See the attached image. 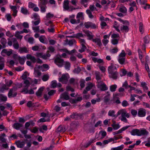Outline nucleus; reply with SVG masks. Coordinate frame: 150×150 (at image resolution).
I'll list each match as a JSON object with an SVG mask.
<instances>
[{
	"label": "nucleus",
	"instance_id": "obj_1",
	"mask_svg": "<svg viewBox=\"0 0 150 150\" xmlns=\"http://www.w3.org/2000/svg\"><path fill=\"white\" fill-rule=\"evenodd\" d=\"M109 77L114 80H116L119 77L118 73L117 71V68L115 66L111 64L108 68Z\"/></svg>",
	"mask_w": 150,
	"mask_h": 150
},
{
	"label": "nucleus",
	"instance_id": "obj_2",
	"mask_svg": "<svg viewBox=\"0 0 150 150\" xmlns=\"http://www.w3.org/2000/svg\"><path fill=\"white\" fill-rule=\"evenodd\" d=\"M47 3V0H40L38 6L40 8L41 12L45 13L46 12V9L47 8L46 4Z\"/></svg>",
	"mask_w": 150,
	"mask_h": 150
},
{
	"label": "nucleus",
	"instance_id": "obj_3",
	"mask_svg": "<svg viewBox=\"0 0 150 150\" xmlns=\"http://www.w3.org/2000/svg\"><path fill=\"white\" fill-rule=\"evenodd\" d=\"M54 62L59 67H62L64 63V60L62 59L61 56H57L54 59Z\"/></svg>",
	"mask_w": 150,
	"mask_h": 150
},
{
	"label": "nucleus",
	"instance_id": "obj_4",
	"mask_svg": "<svg viewBox=\"0 0 150 150\" xmlns=\"http://www.w3.org/2000/svg\"><path fill=\"white\" fill-rule=\"evenodd\" d=\"M63 8L65 10L71 11L73 10L76 9L75 8H73L72 6H69V1L67 0H65L64 1L63 4Z\"/></svg>",
	"mask_w": 150,
	"mask_h": 150
},
{
	"label": "nucleus",
	"instance_id": "obj_5",
	"mask_svg": "<svg viewBox=\"0 0 150 150\" xmlns=\"http://www.w3.org/2000/svg\"><path fill=\"white\" fill-rule=\"evenodd\" d=\"M96 86L101 91L107 90L108 89L106 85L101 81L98 82V84L96 85Z\"/></svg>",
	"mask_w": 150,
	"mask_h": 150
},
{
	"label": "nucleus",
	"instance_id": "obj_6",
	"mask_svg": "<svg viewBox=\"0 0 150 150\" xmlns=\"http://www.w3.org/2000/svg\"><path fill=\"white\" fill-rule=\"evenodd\" d=\"M17 89V88L16 87H13L10 90L8 94V96L9 98L14 97L16 96L17 93L14 91H16Z\"/></svg>",
	"mask_w": 150,
	"mask_h": 150
},
{
	"label": "nucleus",
	"instance_id": "obj_7",
	"mask_svg": "<svg viewBox=\"0 0 150 150\" xmlns=\"http://www.w3.org/2000/svg\"><path fill=\"white\" fill-rule=\"evenodd\" d=\"M121 115V117H126L127 118H129L130 116V114L129 113H127L125 109H122L118 111L117 112V115Z\"/></svg>",
	"mask_w": 150,
	"mask_h": 150
},
{
	"label": "nucleus",
	"instance_id": "obj_8",
	"mask_svg": "<svg viewBox=\"0 0 150 150\" xmlns=\"http://www.w3.org/2000/svg\"><path fill=\"white\" fill-rule=\"evenodd\" d=\"M84 25L85 28L87 29H88L90 28L92 29H96L97 28V26L96 25L91 22H88L85 23Z\"/></svg>",
	"mask_w": 150,
	"mask_h": 150
},
{
	"label": "nucleus",
	"instance_id": "obj_9",
	"mask_svg": "<svg viewBox=\"0 0 150 150\" xmlns=\"http://www.w3.org/2000/svg\"><path fill=\"white\" fill-rule=\"evenodd\" d=\"M146 110L143 108H140L138 110L137 115L140 117H143L145 116L146 115Z\"/></svg>",
	"mask_w": 150,
	"mask_h": 150
},
{
	"label": "nucleus",
	"instance_id": "obj_10",
	"mask_svg": "<svg viewBox=\"0 0 150 150\" xmlns=\"http://www.w3.org/2000/svg\"><path fill=\"white\" fill-rule=\"evenodd\" d=\"M60 98L63 100H68L69 99V97L68 92H65L63 93L60 96Z\"/></svg>",
	"mask_w": 150,
	"mask_h": 150
},
{
	"label": "nucleus",
	"instance_id": "obj_11",
	"mask_svg": "<svg viewBox=\"0 0 150 150\" xmlns=\"http://www.w3.org/2000/svg\"><path fill=\"white\" fill-rule=\"evenodd\" d=\"M81 116V115L80 113H78L77 112H73L70 115V117L72 119L77 120L80 118Z\"/></svg>",
	"mask_w": 150,
	"mask_h": 150
},
{
	"label": "nucleus",
	"instance_id": "obj_12",
	"mask_svg": "<svg viewBox=\"0 0 150 150\" xmlns=\"http://www.w3.org/2000/svg\"><path fill=\"white\" fill-rule=\"evenodd\" d=\"M68 79L67 76L65 74H63L62 75L61 77L59 79V82L64 83L66 82L67 81Z\"/></svg>",
	"mask_w": 150,
	"mask_h": 150
},
{
	"label": "nucleus",
	"instance_id": "obj_13",
	"mask_svg": "<svg viewBox=\"0 0 150 150\" xmlns=\"http://www.w3.org/2000/svg\"><path fill=\"white\" fill-rule=\"evenodd\" d=\"M86 35L88 37V39L91 40L93 39V35L92 33L88 30L84 31Z\"/></svg>",
	"mask_w": 150,
	"mask_h": 150
},
{
	"label": "nucleus",
	"instance_id": "obj_14",
	"mask_svg": "<svg viewBox=\"0 0 150 150\" xmlns=\"http://www.w3.org/2000/svg\"><path fill=\"white\" fill-rule=\"evenodd\" d=\"M20 53H27L29 52L28 49L25 47H20L18 50Z\"/></svg>",
	"mask_w": 150,
	"mask_h": 150
},
{
	"label": "nucleus",
	"instance_id": "obj_15",
	"mask_svg": "<svg viewBox=\"0 0 150 150\" xmlns=\"http://www.w3.org/2000/svg\"><path fill=\"white\" fill-rule=\"evenodd\" d=\"M139 136H145L147 135L149 132L145 129H139Z\"/></svg>",
	"mask_w": 150,
	"mask_h": 150
},
{
	"label": "nucleus",
	"instance_id": "obj_16",
	"mask_svg": "<svg viewBox=\"0 0 150 150\" xmlns=\"http://www.w3.org/2000/svg\"><path fill=\"white\" fill-rule=\"evenodd\" d=\"M22 92H24V93L25 94L29 93L31 94L34 93V91L33 89H31L28 91V88H23L22 91Z\"/></svg>",
	"mask_w": 150,
	"mask_h": 150
},
{
	"label": "nucleus",
	"instance_id": "obj_17",
	"mask_svg": "<svg viewBox=\"0 0 150 150\" xmlns=\"http://www.w3.org/2000/svg\"><path fill=\"white\" fill-rule=\"evenodd\" d=\"M26 58L30 60L32 62L34 63L36 62V59L34 56H32L30 54H28L26 55Z\"/></svg>",
	"mask_w": 150,
	"mask_h": 150
},
{
	"label": "nucleus",
	"instance_id": "obj_18",
	"mask_svg": "<svg viewBox=\"0 0 150 150\" xmlns=\"http://www.w3.org/2000/svg\"><path fill=\"white\" fill-rule=\"evenodd\" d=\"M139 129H134L130 132L131 134L132 135L139 136Z\"/></svg>",
	"mask_w": 150,
	"mask_h": 150
},
{
	"label": "nucleus",
	"instance_id": "obj_19",
	"mask_svg": "<svg viewBox=\"0 0 150 150\" xmlns=\"http://www.w3.org/2000/svg\"><path fill=\"white\" fill-rule=\"evenodd\" d=\"M129 29L127 25H123L121 27L120 30L124 33H126L129 31Z\"/></svg>",
	"mask_w": 150,
	"mask_h": 150
},
{
	"label": "nucleus",
	"instance_id": "obj_20",
	"mask_svg": "<svg viewBox=\"0 0 150 150\" xmlns=\"http://www.w3.org/2000/svg\"><path fill=\"white\" fill-rule=\"evenodd\" d=\"M23 125L21 123H16L13 124V127L19 130L20 128L22 127Z\"/></svg>",
	"mask_w": 150,
	"mask_h": 150
},
{
	"label": "nucleus",
	"instance_id": "obj_21",
	"mask_svg": "<svg viewBox=\"0 0 150 150\" xmlns=\"http://www.w3.org/2000/svg\"><path fill=\"white\" fill-rule=\"evenodd\" d=\"M16 144L18 147L19 148H22L24 146L25 143L23 141H18L16 142Z\"/></svg>",
	"mask_w": 150,
	"mask_h": 150
},
{
	"label": "nucleus",
	"instance_id": "obj_22",
	"mask_svg": "<svg viewBox=\"0 0 150 150\" xmlns=\"http://www.w3.org/2000/svg\"><path fill=\"white\" fill-rule=\"evenodd\" d=\"M93 42L97 43V45L100 47L102 46V44L101 40L99 39L96 38L95 39H93Z\"/></svg>",
	"mask_w": 150,
	"mask_h": 150
},
{
	"label": "nucleus",
	"instance_id": "obj_23",
	"mask_svg": "<svg viewBox=\"0 0 150 150\" xmlns=\"http://www.w3.org/2000/svg\"><path fill=\"white\" fill-rule=\"evenodd\" d=\"M44 87H40L38 90V91L36 92V94L38 96L40 97L41 96L42 93L43 91Z\"/></svg>",
	"mask_w": 150,
	"mask_h": 150
},
{
	"label": "nucleus",
	"instance_id": "obj_24",
	"mask_svg": "<svg viewBox=\"0 0 150 150\" xmlns=\"http://www.w3.org/2000/svg\"><path fill=\"white\" fill-rule=\"evenodd\" d=\"M115 112L114 110H109L108 112V115L109 116L116 118L118 115H117V113L116 115H115Z\"/></svg>",
	"mask_w": 150,
	"mask_h": 150
},
{
	"label": "nucleus",
	"instance_id": "obj_25",
	"mask_svg": "<svg viewBox=\"0 0 150 150\" xmlns=\"http://www.w3.org/2000/svg\"><path fill=\"white\" fill-rule=\"evenodd\" d=\"M119 11L123 13H126L127 11L126 8L123 5L121 6L119 8Z\"/></svg>",
	"mask_w": 150,
	"mask_h": 150
},
{
	"label": "nucleus",
	"instance_id": "obj_26",
	"mask_svg": "<svg viewBox=\"0 0 150 150\" xmlns=\"http://www.w3.org/2000/svg\"><path fill=\"white\" fill-rule=\"evenodd\" d=\"M118 61L121 65H123L125 64L126 59L125 58L118 57Z\"/></svg>",
	"mask_w": 150,
	"mask_h": 150
},
{
	"label": "nucleus",
	"instance_id": "obj_27",
	"mask_svg": "<svg viewBox=\"0 0 150 150\" xmlns=\"http://www.w3.org/2000/svg\"><path fill=\"white\" fill-rule=\"evenodd\" d=\"M81 45V49H79V52L82 53L83 52H84L85 51V50L86 49L87 47L85 45L86 43H81L80 44Z\"/></svg>",
	"mask_w": 150,
	"mask_h": 150
},
{
	"label": "nucleus",
	"instance_id": "obj_28",
	"mask_svg": "<svg viewBox=\"0 0 150 150\" xmlns=\"http://www.w3.org/2000/svg\"><path fill=\"white\" fill-rule=\"evenodd\" d=\"M57 130L58 132L61 133L64 132L66 131L64 127L62 126H59L58 127Z\"/></svg>",
	"mask_w": 150,
	"mask_h": 150
},
{
	"label": "nucleus",
	"instance_id": "obj_29",
	"mask_svg": "<svg viewBox=\"0 0 150 150\" xmlns=\"http://www.w3.org/2000/svg\"><path fill=\"white\" fill-rule=\"evenodd\" d=\"M95 74L96 75V79L97 81H98L101 79V75L99 72L98 71H96L95 72Z\"/></svg>",
	"mask_w": 150,
	"mask_h": 150
},
{
	"label": "nucleus",
	"instance_id": "obj_30",
	"mask_svg": "<svg viewBox=\"0 0 150 150\" xmlns=\"http://www.w3.org/2000/svg\"><path fill=\"white\" fill-rule=\"evenodd\" d=\"M1 52L6 54L7 56H9L12 53V50H11L10 51H7L6 49H4L2 50Z\"/></svg>",
	"mask_w": 150,
	"mask_h": 150
},
{
	"label": "nucleus",
	"instance_id": "obj_31",
	"mask_svg": "<svg viewBox=\"0 0 150 150\" xmlns=\"http://www.w3.org/2000/svg\"><path fill=\"white\" fill-rule=\"evenodd\" d=\"M130 127V126H127L124 127L119 130L118 131L116 132V134H120L123 131L127 129L128 128Z\"/></svg>",
	"mask_w": 150,
	"mask_h": 150
},
{
	"label": "nucleus",
	"instance_id": "obj_32",
	"mask_svg": "<svg viewBox=\"0 0 150 150\" xmlns=\"http://www.w3.org/2000/svg\"><path fill=\"white\" fill-rule=\"evenodd\" d=\"M127 73V71L125 69H120V74L121 76H125Z\"/></svg>",
	"mask_w": 150,
	"mask_h": 150
},
{
	"label": "nucleus",
	"instance_id": "obj_33",
	"mask_svg": "<svg viewBox=\"0 0 150 150\" xmlns=\"http://www.w3.org/2000/svg\"><path fill=\"white\" fill-rule=\"evenodd\" d=\"M139 53V59L141 60V62L143 64L144 62L142 61V58H143L142 53L141 50L139 49L138 50Z\"/></svg>",
	"mask_w": 150,
	"mask_h": 150
},
{
	"label": "nucleus",
	"instance_id": "obj_34",
	"mask_svg": "<svg viewBox=\"0 0 150 150\" xmlns=\"http://www.w3.org/2000/svg\"><path fill=\"white\" fill-rule=\"evenodd\" d=\"M84 35L82 33H79L75 34V38L78 39L79 40L81 39L80 38H83Z\"/></svg>",
	"mask_w": 150,
	"mask_h": 150
},
{
	"label": "nucleus",
	"instance_id": "obj_35",
	"mask_svg": "<svg viewBox=\"0 0 150 150\" xmlns=\"http://www.w3.org/2000/svg\"><path fill=\"white\" fill-rule=\"evenodd\" d=\"M126 54L125 53L124 50H122L121 52L119 54L118 57L119 58H125Z\"/></svg>",
	"mask_w": 150,
	"mask_h": 150
},
{
	"label": "nucleus",
	"instance_id": "obj_36",
	"mask_svg": "<svg viewBox=\"0 0 150 150\" xmlns=\"http://www.w3.org/2000/svg\"><path fill=\"white\" fill-rule=\"evenodd\" d=\"M111 126L112 127L113 129L115 130H117L120 127V125L119 124H112Z\"/></svg>",
	"mask_w": 150,
	"mask_h": 150
},
{
	"label": "nucleus",
	"instance_id": "obj_37",
	"mask_svg": "<svg viewBox=\"0 0 150 150\" xmlns=\"http://www.w3.org/2000/svg\"><path fill=\"white\" fill-rule=\"evenodd\" d=\"M34 74L35 77H39L41 75V72L38 70H35Z\"/></svg>",
	"mask_w": 150,
	"mask_h": 150
},
{
	"label": "nucleus",
	"instance_id": "obj_38",
	"mask_svg": "<svg viewBox=\"0 0 150 150\" xmlns=\"http://www.w3.org/2000/svg\"><path fill=\"white\" fill-rule=\"evenodd\" d=\"M24 83L25 84V86H24V88H28L30 85V82L27 79L25 80L24 81Z\"/></svg>",
	"mask_w": 150,
	"mask_h": 150
},
{
	"label": "nucleus",
	"instance_id": "obj_39",
	"mask_svg": "<svg viewBox=\"0 0 150 150\" xmlns=\"http://www.w3.org/2000/svg\"><path fill=\"white\" fill-rule=\"evenodd\" d=\"M0 100L2 101H6L7 100V97L2 94H0Z\"/></svg>",
	"mask_w": 150,
	"mask_h": 150
},
{
	"label": "nucleus",
	"instance_id": "obj_40",
	"mask_svg": "<svg viewBox=\"0 0 150 150\" xmlns=\"http://www.w3.org/2000/svg\"><path fill=\"white\" fill-rule=\"evenodd\" d=\"M25 57L23 58L19 57L18 60L20 64L23 65L24 64L25 62Z\"/></svg>",
	"mask_w": 150,
	"mask_h": 150
},
{
	"label": "nucleus",
	"instance_id": "obj_41",
	"mask_svg": "<svg viewBox=\"0 0 150 150\" xmlns=\"http://www.w3.org/2000/svg\"><path fill=\"white\" fill-rule=\"evenodd\" d=\"M143 26V24L142 23V22L140 23L139 24V30L142 34L144 31Z\"/></svg>",
	"mask_w": 150,
	"mask_h": 150
},
{
	"label": "nucleus",
	"instance_id": "obj_42",
	"mask_svg": "<svg viewBox=\"0 0 150 150\" xmlns=\"http://www.w3.org/2000/svg\"><path fill=\"white\" fill-rule=\"evenodd\" d=\"M117 88V86L115 84L112 85L110 87V90L112 92H114L115 91Z\"/></svg>",
	"mask_w": 150,
	"mask_h": 150
},
{
	"label": "nucleus",
	"instance_id": "obj_43",
	"mask_svg": "<svg viewBox=\"0 0 150 150\" xmlns=\"http://www.w3.org/2000/svg\"><path fill=\"white\" fill-rule=\"evenodd\" d=\"M86 13L88 15L89 18H93V15L91 12L90 10L87 9L86 10Z\"/></svg>",
	"mask_w": 150,
	"mask_h": 150
},
{
	"label": "nucleus",
	"instance_id": "obj_44",
	"mask_svg": "<svg viewBox=\"0 0 150 150\" xmlns=\"http://www.w3.org/2000/svg\"><path fill=\"white\" fill-rule=\"evenodd\" d=\"M141 85L143 88L144 91L148 90V88L146 86V83L144 82H142L141 83Z\"/></svg>",
	"mask_w": 150,
	"mask_h": 150
},
{
	"label": "nucleus",
	"instance_id": "obj_45",
	"mask_svg": "<svg viewBox=\"0 0 150 150\" xmlns=\"http://www.w3.org/2000/svg\"><path fill=\"white\" fill-rule=\"evenodd\" d=\"M21 12L25 15L27 14L28 13V11L26 8L24 7H22L21 8Z\"/></svg>",
	"mask_w": 150,
	"mask_h": 150
},
{
	"label": "nucleus",
	"instance_id": "obj_46",
	"mask_svg": "<svg viewBox=\"0 0 150 150\" xmlns=\"http://www.w3.org/2000/svg\"><path fill=\"white\" fill-rule=\"evenodd\" d=\"M93 140H91L85 145L84 147L86 148H87L93 142Z\"/></svg>",
	"mask_w": 150,
	"mask_h": 150
},
{
	"label": "nucleus",
	"instance_id": "obj_47",
	"mask_svg": "<svg viewBox=\"0 0 150 150\" xmlns=\"http://www.w3.org/2000/svg\"><path fill=\"white\" fill-rule=\"evenodd\" d=\"M124 145H122L121 146H118L117 147L113 148L112 149V150H122L123 149Z\"/></svg>",
	"mask_w": 150,
	"mask_h": 150
},
{
	"label": "nucleus",
	"instance_id": "obj_48",
	"mask_svg": "<svg viewBox=\"0 0 150 150\" xmlns=\"http://www.w3.org/2000/svg\"><path fill=\"white\" fill-rule=\"evenodd\" d=\"M45 38V36L42 35L40 37L39 40L42 43L44 44H47V43L44 41V38Z\"/></svg>",
	"mask_w": 150,
	"mask_h": 150
},
{
	"label": "nucleus",
	"instance_id": "obj_49",
	"mask_svg": "<svg viewBox=\"0 0 150 150\" xmlns=\"http://www.w3.org/2000/svg\"><path fill=\"white\" fill-rule=\"evenodd\" d=\"M131 114L134 117H135L137 113V111L134 109H132L131 111Z\"/></svg>",
	"mask_w": 150,
	"mask_h": 150
},
{
	"label": "nucleus",
	"instance_id": "obj_50",
	"mask_svg": "<svg viewBox=\"0 0 150 150\" xmlns=\"http://www.w3.org/2000/svg\"><path fill=\"white\" fill-rule=\"evenodd\" d=\"M76 43V41L74 39H72L71 40H69L68 42V44L70 46H71L73 45L74 44Z\"/></svg>",
	"mask_w": 150,
	"mask_h": 150
},
{
	"label": "nucleus",
	"instance_id": "obj_51",
	"mask_svg": "<svg viewBox=\"0 0 150 150\" xmlns=\"http://www.w3.org/2000/svg\"><path fill=\"white\" fill-rule=\"evenodd\" d=\"M49 79V76L47 74H45L43 76L42 79L43 81H47Z\"/></svg>",
	"mask_w": 150,
	"mask_h": 150
},
{
	"label": "nucleus",
	"instance_id": "obj_52",
	"mask_svg": "<svg viewBox=\"0 0 150 150\" xmlns=\"http://www.w3.org/2000/svg\"><path fill=\"white\" fill-rule=\"evenodd\" d=\"M57 83L55 81H53L51 82V86L52 88H55L57 86Z\"/></svg>",
	"mask_w": 150,
	"mask_h": 150
},
{
	"label": "nucleus",
	"instance_id": "obj_53",
	"mask_svg": "<svg viewBox=\"0 0 150 150\" xmlns=\"http://www.w3.org/2000/svg\"><path fill=\"white\" fill-rule=\"evenodd\" d=\"M118 49L117 47H115L114 48L110 50V52L114 54L116 53L118 51Z\"/></svg>",
	"mask_w": 150,
	"mask_h": 150
},
{
	"label": "nucleus",
	"instance_id": "obj_54",
	"mask_svg": "<svg viewBox=\"0 0 150 150\" xmlns=\"http://www.w3.org/2000/svg\"><path fill=\"white\" fill-rule=\"evenodd\" d=\"M40 19H38L36 21H32V23L33 25H38L40 23Z\"/></svg>",
	"mask_w": 150,
	"mask_h": 150
},
{
	"label": "nucleus",
	"instance_id": "obj_55",
	"mask_svg": "<svg viewBox=\"0 0 150 150\" xmlns=\"http://www.w3.org/2000/svg\"><path fill=\"white\" fill-rule=\"evenodd\" d=\"M48 51L50 52L51 53H53L55 49L54 47L52 46H50L48 48Z\"/></svg>",
	"mask_w": 150,
	"mask_h": 150
},
{
	"label": "nucleus",
	"instance_id": "obj_56",
	"mask_svg": "<svg viewBox=\"0 0 150 150\" xmlns=\"http://www.w3.org/2000/svg\"><path fill=\"white\" fill-rule=\"evenodd\" d=\"M119 39H113L111 40V43L114 45L117 44L118 43Z\"/></svg>",
	"mask_w": 150,
	"mask_h": 150
},
{
	"label": "nucleus",
	"instance_id": "obj_57",
	"mask_svg": "<svg viewBox=\"0 0 150 150\" xmlns=\"http://www.w3.org/2000/svg\"><path fill=\"white\" fill-rule=\"evenodd\" d=\"M149 38L148 36H146L144 38V42L145 43H149Z\"/></svg>",
	"mask_w": 150,
	"mask_h": 150
},
{
	"label": "nucleus",
	"instance_id": "obj_58",
	"mask_svg": "<svg viewBox=\"0 0 150 150\" xmlns=\"http://www.w3.org/2000/svg\"><path fill=\"white\" fill-rule=\"evenodd\" d=\"M110 100L109 95L106 96L104 97V102L105 103L108 102Z\"/></svg>",
	"mask_w": 150,
	"mask_h": 150
},
{
	"label": "nucleus",
	"instance_id": "obj_59",
	"mask_svg": "<svg viewBox=\"0 0 150 150\" xmlns=\"http://www.w3.org/2000/svg\"><path fill=\"white\" fill-rule=\"evenodd\" d=\"M70 64L69 62H66L65 64V68L67 69H69L70 67Z\"/></svg>",
	"mask_w": 150,
	"mask_h": 150
},
{
	"label": "nucleus",
	"instance_id": "obj_60",
	"mask_svg": "<svg viewBox=\"0 0 150 150\" xmlns=\"http://www.w3.org/2000/svg\"><path fill=\"white\" fill-rule=\"evenodd\" d=\"M122 105L123 107H126L129 104L126 100H124L122 102Z\"/></svg>",
	"mask_w": 150,
	"mask_h": 150
},
{
	"label": "nucleus",
	"instance_id": "obj_61",
	"mask_svg": "<svg viewBox=\"0 0 150 150\" xmlns=\"http://www.w3.org/2000/svg\"><path fill=\"white\" fill-rule=\"evenodd\" d=\"M129 85H128L127 82V81H126L123 84L122 86V87H125L126 89H127L129 88L128 86Z\"/></svg>",
	"mask_w": 150,
	"mask_h": 150
},
{
	"label": "nucleus",
	"instance_id": "obj_62",
	"mask_svg": "<svg viewBox=\"0 0 150 150\" xmlns=\"http://www.w3.org/2000/svg\"><path fill=\"white\" fill-rule=\"evenodd\" d=\"M111 38H119L120 36L119 34L113 33L111 35Z\"/></svg>",
	"mask_w": 150,
	"mask_h": 150
},
{
	"label": "nucleus",
	"instance_id": "obj_63",
	"mask_svg": "<svg viewBox=\"0 0 150 150\" xmlns=\"http://www.w3.org/2000/svg\"><path fill=\"white\" fill-rule=\"evenodd\" d=\"M100 101V99L98 98V99H97L96 100H94V99H92L91 100V102L92 104H95L97 102H99Z\"/></svg>",
	"mask_w": 150,
	"mask_h": 150
},
{
	"label": "nucleus",
	"instance_id": "obj_64",
	"mask_svg": "<svg viewBox=\"0 0 150 150\" xmlns=\"http://www.w3.org/2000/svg\"><path fill=\"white\" fill-rule=\"evenodd\" d=\"M6 40L4 38H2L0 42L1 44L3 45H5L6 43Z\"/></svg>",
	"mask_w": 150,
	"mask_h": 150
}]
</instances>
